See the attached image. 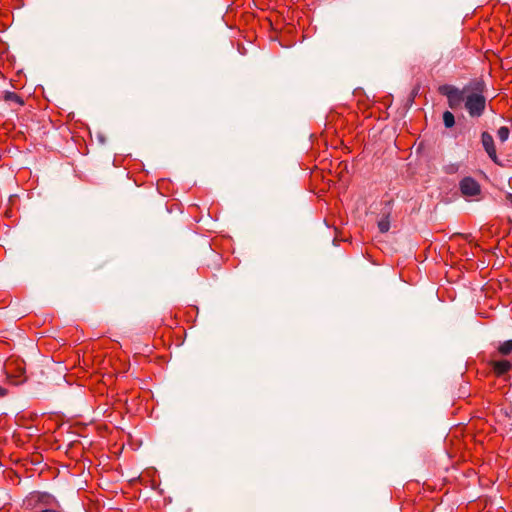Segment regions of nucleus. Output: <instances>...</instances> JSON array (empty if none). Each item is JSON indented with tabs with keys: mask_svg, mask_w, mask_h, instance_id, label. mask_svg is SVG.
Masks as SVG:
<instances>
[{
	"mask_svg": "<svg viewBox=\"0 0 512 512\" xmlns=\"http://www.w3.org/2000/svg\"><path fill=\"white\" fill-rule=\"evenodd\" d=\"M470 86V91L465 98V108L471 117H480L486 107V99L483 95L484 82L477 81Z\"/></svg>",
	"mask_w": 512,
	"mask_h": 512,
	"instance_id": "1",
	"label": "nucleus"
},
{
	"mask_svg": "<svg viewBox=\"0 0 512 512\" xmlns=\"http://www.w3.org/2000/svg\"><path fill=\"white\" fill-rule=\"evenodd\" d=\"M470 91V86L464 87L462 90L453 85H442L439 87V93L446 96L448 105L451 109H457L465 102L467 93Z\"/></svg>",
	"mask_w": 512,
	"mask_h": 512,
	"instance_id": "2",
	"label": "nucleus"
},
{
	"mask_svg": "<svg viewBox=\"0 0 512 512\" xmlns=\"http://www.w3.org/2000/svg\"><path fill=\"white\" fill-rule=\"evenodd\" d=\"M459 188L464 197H476L481 193L480 184L472 177H465L459 183Z\"/></svg>",
	"mask_w": 512,
	"mask_h": 512,
	"instance_id": "3",
	"label": "nucleus"
},
{
	"mask_svg": "<svg viewBox=\"0 0 512 512\" xmlns=\"http://www.w3.org/2000/svg\"><path fill=\"white\" fill-rule=\"evenodd\" d=\"M481 142L490 159L494 163H498V157L492 135L488 132H483L481 134Z\"/></svg>",
	"mask_w": 512,
	"mask_h": 512,
	"instance_id": "4",
	"label": "nucleus"
},
{
	"mask_svg": "<svg viewBox=\"0 0 512 512\" xmlns=\"http://www.w3.org/2000/svg\"><path fill=\"white\" fill-rule=\"evenodd\" d=\"M491 367L497 376H502L511 370L512 364L508 360H495L491 361Z\"/></svg>",
	"mask_w": 512,
	"mask_h": 512,
	"instance_id": "5",
	"label": "nucleus"
},
{
	"mask_svg": "<svg viewBox=\"0 0 512 512\" xmlns=\"http://www.w3.org/2000/svg\"><path fill=\"white\" fill-rule=\"evenodd\" d=\"M497 352L499 355L507 356L512 353V339L502 342L498 348Z\"/></svg>",
	"mask_w": 512,
	"mask_h": 512,
	"instance_id": "6",
	"label": "nucleus"
},
{
	"mask_svg": "<svg viewBox=\"0 0 512 512\" xmlns=\"http://www.w3.org/2000/svg\"><path fill=\"white\" fill-rule=\"evenodd\" d=\"M4 99L6 101L14 102L20 106H22L24 104V101L22 100V98L15 92H10V91L5 92Z\"/></svg>",
	"mask_w": 512,
	"mask_h": 512,
	"instance_id": "7",
	"label": "nucleus"
},
{
	"mask_svg": "<svg viewBox=\"0 0 512 512\" xmlns=\"http://www.w3.org/2000/svg\"><path fill=\"white\" fill-rule=\"evenodd\" d=\"M443 122L446 128H451L455 124V117L450 111L443 113Z\"/></svg>",
	"mask_w": 512,
	"mask_h": 512,
	"instance_id": "8",
	"label": "nucleus"
},
{
	"mask_svg": "<svg viewBox=\"0 0 512 512\" xmlns=\"http://www.w3.org/2000/svg\"><path fill=\"white\" fill-rule=\"evenodd\" d=\"M378 228L381 233H386L390 229V221L388 217H383L378 221Z\"/></svg>",
	"mask_w": 512,
	"mask_h": 512,
	"instance_id": "9",
	"label": "nucleus"
},
{
	"mask_svg": "<svg viewBox=\"0 0 512 512\" xmlns=\"http://www.w3.org/2000/svg\"><path fill=\"white\" fill-rule=\"evenodd\" d=\"M510 130L506 126H502L497 131V136L501 142H505L509 138Z\"/></svg>",
	"mask_w": 512,
	"mask_h": 512,
	"instance_id": "10",
	"label": "nucleus"
},
{
	"mask_svg": "<svg viewBox=\"0 0 512 512\" xmlns=\"http://www.w3.org/2000/svg\"><path fill=\"white\" fill-rule=\"evenodd\" d=\"M39 501L44 503L45 505H52V504L56 503L57 507H59V504L56 501V499L53 496L49 495V494H42L39 497Z\"/></svg>",
	"mask_w": 512,
	"mask_h": 512,
	"instance_id": "11",
	"label": "nucleus"
},
{
	"mask_svg": "<svg viewBox=\"0 0 512 512\" xmlns=\"http://www.w3.org/2000/svg\"><path fill=\"white\" fill-rule=\"evenodd\" d=\"M8 395V389L3 386H0V399L4 398Z\"/></svg>",
	"mask_w": 512,
	"mask_h": 512,
	"instance_id": "12",
	"label": "nucleus"
},
{
	"mask_svg": "<svg viewBox=\"0 0 512 512\" xmlns=\"http://www.w3.org/2000/svg\"><path fill=\"white\" fill-rule=\"evenodd\" d=\"M41 512H61L59 507L51 509H43Z\"/></svg>",
	"mask_w": 512,
	"mask_h": 512,
	"instance_id": "13",
	"label": "nucleus"
},
{
	"mask_svg": "<svg viewBox=\"0 0 512 512\" xmlns=\"http://www.w3.org/2000/svg\"><path fill=\"white\" fill-rule=\"evenodd\" d=\"M506 199L512 204V193H508Z\"/></svg>",
	"mask_w": 512,
	"mask_h": 512,
	"instance_id": "14",
	"label": "nucleus"
}]
</instances>
